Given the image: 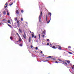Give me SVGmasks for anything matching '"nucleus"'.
Returning <instances> with one entry per match:
<instances>
[{
	"mask_svg": "<svg viewBox=\"0 0 74 74\" xmlns=\"http://www.w3.org/2000/svg\"><path fill=\"white\" fill-rule=\"evenodd\" d=\"M41 16H42V12H41L40 15H39V22H41Z\"/></svg>",
	"mask_w": 74,
	"mask_h": 74,
	"instance_id": "nucleus-1",
	"label": "nucleus"
},
{
	"mask_svg": "<svg viewBox=\"0 0 74 74\" xmlns=\"http://www.w3.org/2000/svg\"><path fill=\"white\" fill-rule=\"evenodd\" d=\"M46 21H47V23H49V22H50V20L48 21V15H46Z\"/></svg>",
	"mask_w": 74,
	"mask_h": 74,
	"instance_id": "nucleus-2",
	"label": "nucleus"
},
{
	"mask_svg": "<svg viewBox=\"0 0 74 74\" xmlns=\"http://www.w3.org/2000/svg\"><path fill=\"white\" fill-rule=\"evenodd\" d=\"M24 35H23V37L25 38V39H26V34H25V32H24Z\"/></svg>",
	"mask_w": 74,
	"mask_h": 74,
	"instance_id": "nucleus-3",
	"label": "nucleus"
},
{
	"mask_svg": "<svg viewBox=\"0 0 74 74\" xmlns=\"http://www.w3.org/2000/svg\"><path fill=\"white\" fill-rule=\"evenodd\" d=\"M62 62L63 63L65 64L66 66H67V63L66 62L64 61H62Z\"/></svg>",
	"mask_w": 74,
	"mask_h": 74,
	"instance_id": "nucleus-4",
	"label": "nucleus"
},
{
	"mask_svg": "<svg viewBox=\"0 0 74 74\" xmlns=\"http://www.w3.org/2000/svg\"><path fill=\"white\" fill-rule=\"evenodd\" d=\"M28 41H29V42H30V41H31V37H30V36L29 37V38L28 40Z\"/></svg>",
	"mask_w": 74,
	"mask_h": 74,
	"instance_id": "nucleus-5",
	"label": "nucleus"
},
{
	"mask_svg": "<svg viewBox=\"0 0 74 74\" xmlns=\"http://www.w3.org/2000/svg\"><path fill=\"white\" fill-rule=\"evenodd\" d=\"M18 40L19 42H21V41H22V39H21V38L20 37H19Z\"/></svg>",
	"mask_w": 74,
	"mask_h": 74,
	"instance_id": "nucleus-6",
	"label": "nucleus"
},
{
	"mask_svg": "<svg viewBox=\"0 0 74 74\" xmlns=\"http://www.w3.org/2000/svg\"><path fill=\"white\" fill-rule=\"evenodd\" d=\"M58 49H59L61 50L62 48V47L59 46H58Z\"/></svg>",
	"mask_w": 74,
	"mask_h": 74,
	"instance_id": "nucleus-7",
	"label": "nucleus"
},
{
	"mask_svg": "<svg viewBox=\"0 0 74 74\" xmlns=\"http://www.w3.org/2000/svg\"><path fill=\"white\" fill-rule=\"evenodd\" d=\"M3 15H5L6 14V11H3Z\"/></svg>",
	"mask_w": 74,
	"mask_h": 74,
	"instance_id": "nucleus-8",
	"label": "nucleus"
},
{
	"mask_svg": "<svg viewBox=\"0 0 74 74\" xmlns=\"http://www.w3.org/2000/svg\"><path fill=\"white\" fill-rule=\"evenodd\" d=\"M19 31L20 33H22V29H19Z\"/></svg>",
	"mask_w": 74,
	"mask_h": 74,
	"instance_id": "nucleus-9",
	"label": "nucleus"
},
{
	"mask_svg": "<svg viewBox=\"0 0 74 74\" xmlns=\"http://www.w3.org/2000/svg\"><path fill=\"white\" fill-rule=\"evenodd\" d=\"M16 12L18 14H19V11L18 10H17Z\"/></svg>",
	"mask_w": 74,
	"mask_h": 74,
	"instance_id": "nucleus-10",
	"label": "nucleus"
},
{
	"mask_svg": "<svg viewBox=\"0 0 74 74\" xmlns=\"http://www.w3.org/2000/svg\"><path fill=\"white\" fill-rule=\"evenodd\" d=\"M7 15H8V16H9V15H10V13H9V12H8V11H7Z\"/></svg>",
	"mask_w": 74,
	"mask_h": 74,
	"instance_id": "nucleus-11",
	"label": "nucleus"
},
{
	"mask_svg": "<svg viewBox=\"0 0 74 74\" xmlns=\"http://www.w3.org/2000/svg\"><path fill=\"white\" fill-rule=\"evenodd\" d=\"M52 48H53V49H56V47L55 46H53Z\"/></svg>",
	"mask_w": 74,
	"mask_h": 74,
	"instance_id": "nucleus-12",
	"label": "nucleus"
},
{
	"mask_svg": "<svg viewBox=\"0 0 74 74\" xmlns=\"http://www.w3.org/2000/svg\"><path fill=\"white\" fill-rule=\"evenodd\" d=\"M47 58H52V57L51 56H48V57H47Z\"/></svg>",
	"mask_w": 74,
	"mask_h": 74,
	"instance_id": "nucleus-13",
	"label": "nucleus"
},
{
	"mask_svg": "<svg viewBox=\"0 0 74 74\" xmlns=\"http://www.w3.org/2000/svg\"><path fill=\"white\" fill-rule=\"evenodd\" d=\"M8 23H10L11 22H10V20H8Z\"/></svg>",
	"mask_w": 74,
	"mask_h": 74,
	"instance_id": "nucleus-14",
	"label": "nucleus"
},
{
	"mask_svg": "<svg viewBox=\"0 0 74 74\" xmlns=\"http://www.w3.org/2000/svg\"><path fill=\"white\" fill-rule=\"evenodd\" d=\"M48 15H50V16H51V12H49L48 13Z\"/></svg>",
	"mask_w": 74,
	"mask_h": 74,
	"instance_id": "nucleus-15",
	"label": "nucleus"
},
{
	"mask_svg": "<svg viewBox=\"0 0 74 74\" xmlns=\"http://www.w3.org/2000/svg\"><path fill=\"white\" fill-rule=\"evenodd\" d=\"M67 63H68V64H69V63H70V61H67Z\"/></svg>",
	"mask_w": 74,
	"mask_h": 74,
	"instance_id": "nucleus-16",
	"label": "nucleus"
},
{
	"mask_svg": "<svg viewBox=\"0 0 74 74\" xmlns=\"http://www.w3.org/2000/svg\"><path fill=\"white\" fill-rule=\"evenodd\" d=\"M8 26H9V27H11H11H12V26L11 25H10V24H8Z\"/></svg>",
	"mask_w": 74,
	"mask_h": 74,
	"instance_id": "nucleus-17",
	"label": "nucleus"
},
{
	"mask_svg": "<svg viewBox=\"0 0 74 74\" xmlns=\"http://www.w3.org/2000/svg\"><path fill=\"white\" fill-rule=\"evenodd\" d=\"M46 32H45V31H43V34H45V33Z\"/></svg>",
	"mask_w": 74,
	"mask_h": 74,
	"instance_id": "nucleus-18",
	"label": "nucleus"
},
{
	"mask_svg": "<svg viewBox=\"0 0 74 74\" xmlns=\"http://www.w3.org/2000/svg\"><path fill=\"white\" fill-rule=\"evenodd\" d=\"M32 37H34V34H32Z\"/></svg>",
	"mask_w": 74,
	"mask_h": 74,
	"instance_id": "nucleus-19",
	"label": "nucleus"
},
{
	"mask_svg": "<svg viewBox=\"0 0 74 74\" xmlns=\"http://www.w3.org/2000/svg\"><path fill=\"white\" fill-rule=\"evenodd\" d=\"M10 39H11V40H12V39H13L12 38V36H11L10 37Z\"/></svg>",
	"mask_w": 74,
	"mask_h": 74,
	"instance_id": "nucleus-20",
	"label": "nucleus"
},
{
	"mask_svg": "<svg viewBox=\"0 0 74 74\" xmlns=\"http://www.w3.org/2000/svg\"><path fill=\"white\" fill-rule=\"evenodd\" d=\"M68 47L69 49H71V46H68Z\"/></svg>",
	"mask_w": 74,
	"mask_h": 74,
	"instance_id": "nucleus-21",
	"label": "nucleus"
},
{
	"mask_svg": "<svg viewBox=\"0 0 74 74\" xmlns=\"http://www.w3.org/2000/svg\"><path fill=\"white\" fill-rule=\"evenodd\" d=\"M38 36H39V39H40V34H39V35H38Z\"/></svg>",
	"mask_w": 74,
	"mask_h": 74,
	"instance_id": "nucleus-22",
	"label": "nucleus"
},
{
	"mask_svg": "<svg viewBox=\"0 0 74 74\" xmlns=\"http://www.w3.org/2000/svg\"><path fill=\"white\" fill-rule=\"evenodd\" d=\"M19 45L21 47L22 46V44H19Z\"/></svg>",
	"mask_w": 74,
	"mask_h": 74,
	"instance_id": "nucleus-23",
	"label": "nucleus"
},
{
	"mask_svg": "<svg viewBox=\"0 0 74 74\" xmlns=\"http://www.w3.org/2000/svg\"><path fill=\"white\" fill-rule=\"evenodd\" d=\"M12 4H13V3H10L9 4V5H12Z\"/></svg>",
	"mask_w": 74,
	"mask_h": 74,
	"instance_id": "nucleus-24",
	"label": "nucleus"
},
{
	"mask_svg": "<svg viewBox=\"0 0 74 74\" xmlns=\"http://www.w3.org/2000/svg\"><path fill=\"white\" fill-rule=\"evenodd\" d=\"M14 20L16 21H17V18H15V19H14Z\"/></svg>",
	"mask_w": 74,
	"mask_h": 74,
	"instance_id": "nucleus-25",
	"label": "nucleus"
},
{
	"mask_svg": "<svg viewBox=\"0 0 74 74\" xmlns=\"http://www.w3.org/2000/svg\"><path fill=\"white\" fill-rule=\"evenodd\" d=\"M34 48V47L33 46V45H32L31 47V48Z\"/></svg>",
	"mask_w": 74,
	"mask_h": 74,
	"instance_id": "nucleus-26",
	"label": "nucleus"
},
{
	"mask_svg": "<svg viewBox=\"0 0 74 74\" xmlns=\"http://www.w3.org/2000/svg\"><path fill=\"white\" fill-rule=\"evenodd\" d=\"M58 60H59V61H60V62H62V60L60 59H59Z\"/></svg>",
	"mask_w": 74,
	"mask_h": 74,
	"instance_id": "nucleus-27",
	"label": "nucleus"
},
{
	"mask_svg": "<svg viewBox=\"0 0 74 74\" xmlns=\"http://www.w3.org/2000/svg\"><path fill=\"white\" fill-rule=\"evenodd\" d=\"M21 21H23V18H21Z\"/></svg>",
	"mask_w": 74,
	"mask_h": 74,
	"instance_id": "nucleus-28",
	"label": "nucleus"
},
{
	"mask_svg": "<svg viewBox=\"0 0 74 74\" xmlns=\"http://www.w3.org/2000/svg\"><path fill=\"white\" fill-rule=\"evenodd\" d=\"M19 21L18 20H17V23H18V24H19Z\"/></svg>",
	"mask_w": 74,
	"mask_h": 74,
	"instance_id": "nucleus-29",
	"label": "nucleus"
},
{
	"mask_svg": "<svg viewBox=\"0 0 74 74\" xmlns=\"http://www.w3.org/2000/svg\"><path fill=\"white\" fill-rule=\"evenodd\" d=\"M2 21H6V20H5V19H3L2 20Z\"/></svg>",
	"mask_w": 74,
	"mask_h": 74,
	"instance_id": "nucleus-30",
	"label": "nucleus"
},
{
	"mask_svg": "<svg viewBox=\"0 0 74 74\" xmlns=\"http://www.w3.org/2000/svg\"><path fill=\"white\" fill-rule=\"evenodd\" d=\"M49 45V43H48L47 44V45Z\"/></svg>",
	"mask_w": 74,
	"mask_h": 74,
	"instance_id": "nucleus-31",
	"label": "nucleus"
},
{
	"mask_svg": "<svg viewBox=\"0 0 74 74\" xmlns=\"http://www.w3.org/2000/svg\"><path fill=\"white\" fill-rule=\"evenodd\" d=\"M35 49H36V50H37V49H38V47H36L35 48Z\"/></svg>",
	"mask_w": 74,
	"mask_h": 74,
	"instance_id": "nucleus-32",
	"label": "nucleus"
},
{
	"mask_svg": "<svg viewBox=\"0 0 74 74\" xmlns=\"http://www.w3.org/2000/svg\"><path fill=\"white\" fill-rule=\"evenodd\" d=\"M7 4H8V3H7V2H6V3L5 4V5H7Z\"/></svg>",
	"mask_w": 74,
	"mask_h": 74,
	"instance_id": "nucleus-33",
	"label": "nucleus"
},
{
	"mask_svg": "<svg viewBox=\"0 0 74 74\" xmlns=\"http://www.w3.org/2000/svg\"><path fill=\"white\" fill-rule=\"evenodd\" d=\"M21 12L22 13H23V10H21Z\"/></svg>",
	"mask_w": 74,
	"mask_h": 74,
	"instance_id": "nucleus-34",
	"label": "nucleus"
},
{
	"mask_svg": "<svg viewBox=\"0 0 74 74\" xmlns=\"http://www.w3.org/2000/svg\"><path fill=\"white\" fill-rule=\"evenodd\" d=\"M45 36H44V35H42V37H43V38H44Z\"/></svg>",
	"mask_w": 74,
	"mask_h": 74,
	"instance_id": "nucleus-35",
	"label": "nucleus"
},
{
	"mask_svg": "<svg viewBox=\"0 0 74 74\" xmlns=\"http://www.w3.org/2000/svg\"><path fill=\"white\" fill-rule=\"evenodd\" d=\"M69 53H70V54H72V53H71L70 52H69Z\"/></svg>",
	"mask_w": 74,
	"mask_h": 74,
	"instance_id": "nucleus-36",
	"label": "nucleus"
},
{
	"mask_svg": "<svg viewBox=\"0 0 74 74\" xmlns=\"http://www.w3.org/2000/svg\"><path fill=\"white\" fill-rule=\"evenodd\" d=\"M8 6V5H6L5 6V8H7V6Z\"/></svg>",
	"mask_w": 74,
	"mask_h": 74,
	"instance_id": "nucleus-37",
	"label": "nucleus"
},
{
	"mask_svg": "<svg viewBox=\"0 0 74 74\" xmlns=\"http://www.w3.org/2000/svg\"><path fill=\"white\" fill-rule=\"evenodd\" d=\"M71 68L73 70H74V67L72 66Z\"/></svg>",
	"mask_w": 74,
	"mask_h": 74,
	"instance_id": "nucleus-38",
	"label": "nucleus"
},
{
	"mask_svg": "<svg viewBox=\"0 0 74 74\" xmlns=\"http://www.w3.org/2000/svg\"><path fill=\"white\" fill-rule=\"evenodd\" d=\"M55 63H58V62L57 61H56Z\"/></svg>",
	"mask_w": 74,
	"mask_h": 74,
	"instance_id": "nucleus-39",
	"label": "nucleus"
},
{
	"mask_svg": "<svg viewBox=\"0 0 74 74\" xmlns=\"http://www.w3.org/2000/svg\"><path fill=\"white\" fill-rule=\"evenodd\" d=\"M49 39H47V41H49Z\"/></svg>",
	"mask_w": 74,
	"mask_h": 74,
	"instance_id": "nucleus-40",
	"label": "nucleus"
},
{
	"mask_svg": "<svg viewBox=\"0 0 74 74\" xmlns=\"http://www.w3.org/2000/svg\"><path fill=\"white\" fill-rule=\"evenodd\" d=\"M19 42V40L16 41V42Z\"/></svg>",
	"mask_w": 74,
	"mask_h": 74,
	"instance_id": "nucleus-41",
	"label": "nucleus"
},
{
	"mask_svg": "<svg viewBox=\"0 0 74 74\" xmlns=\"http://www.w3.org/2000/svg\"><path fill=\"white\" fill-rule=\"evenodd\" d=\"M18 36L19 38V37H20V36H19V35H18Z\"/></svg>",
	"mask_w": 74,
	"mask_h": 74,
	"instance_id": "nucleus-42",
	"label": "nucleus"
},
{
	"mask_svg": "<svg viewBox=\"0 0 74 74\" xmlns=\"http://www.w3.org/2000/svg\"><path fill=\"white\" fill-rule=\"evenodd\" d=\"M41 53H42V51H40Z\"/></svg>",
	"mask_w": 74,
	"mask_h": 74,
	"instance_id": "nucleus-43",
	"label": "nucleus"
},
{
	"mask_svg": "<svg viewBox=\"0 0 74 74\" xmlns=\"http://www.w3.org/2000/svg\"><path fill=\"white\" fill-rule=\"evenodd\" d=\"M34 38H36V36H35L34 37Z\"/></svg>",
	"mask_w": 74,
	"mask_h": 74,
	"instance_id": "nucleus-44",
	"label": "nucleus"
},
{
	"mask_svg": "<svg viewBox=\"0 0 74 74\" xmlns=\"http://www.w3.org/2000/svg\"><path fill=\"white\" fill-rule=\"evenodd\" d=\"M6 10H7V11H8V10H7V9H6Z\"/></svg>",
	"mask_w": 74,
	"mask_h": 74,
	"instance_id": "nucleus-45",
	"label": "nucleus"
},
{
	"mask_svg": "<svg viewBox=\"0 0 74 74\" xmlns=\"http://www.w3.org/2000/svg\"><path fill=\"white\" fill-rule=\"evenodd\" d=\"M1 16L0 15V19H1Z\"/></svg>",
	"mask_w": 74,
	"mask_h": 74,
	"instance_id": "nucleus-46",
	"label": "nucleus"
},
{
	"mask_svg": "<svg viewBox=\"0 0 74 74\" xmlns=\"http://www.w3.org/2000/svg\"><path fill=\"white\" fill-rule=\"evenodd\" d=\"M17 35H19V34H18V33H17Z\"/></svg>",
	"mask_w": 74,
	"mask_h": 74,
	"instance_id": "nucleus-47",
	"label": "nucleus"
},
{
	"mask_svg": "<svg viewBox=\"0 0 74 74\" xmlns=\"http://www.w3.org/2000/svg\"><path fill=\"white\" fill-rule=\"evenodd\" d=\"M29 32H30V33H31V31H30Z\"/></svg>",
	"mask_w": 74,
	"mask_h": 74,
	"instance_id": "nucleus-48",
	"label": "nucleus"
},
{
	"mask_svg": "<svg viewBox=\"0 0 74 74\" xmlns=\"http://www.w3.org/2000/svg\"><path fill=\"white\" fill-rule=\"evenodd\" d=\"M73 66L74 67V65H73Z\"/></svg>",
	"mask_w": 74,
	"mask_h": 74,
	"instance_id": "nucleus-49",
	"label": "nucleus"
},
{
	"mask_svg": "<svg viewBox=\"0 0 74 74\" xmlns=\"http://www.w3.org/2000/svg\"><path fill=\"white\" fill-rule=\"evenodd\" d=\"M50 46V47H51V46Z\"/></svg>",
	"mask_w": 74,
	"mask_h": 74,
	"instance_id": "nucleus-50",
	"label": "nucleus"
}]
</instances>
